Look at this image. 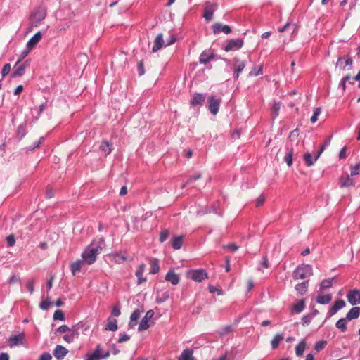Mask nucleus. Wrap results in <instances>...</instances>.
<instances>
[{
    "mask_svg": "<svg viewBox=\"0 0 360 360\" xmlns=\"http://www.w3.org/2000/svg\"><path fill=\"white\" fill-rule=\"evenodd\" d=\"M68 350L61 345H57L54 349L53 354L57 359H63L68 354Z\"/></svg>",
    "mask_w": 360,
    "mask_h": 360,
    "instance_id": "f3484780",
    "label": "nucleus"
},
{
    "mask_svg": "<svg viewBox=\"0 0 360 360\" xmlns=\"http://www.w3.org/2000/svg\"><path fill=\"white\" fill-rule=\"evenodd\" d=\"M327 342L326 340H321L316 342L314 345V349L316 352H319L322 350L326 345Z\"/></svg>",
    "mask_w": 360,
    "mask_h": 360,
    "instance_id": "de8ad7c7",
    "label": "nucleus"
},
{
    "mask_svg": "<svg viewBox=\"0 0 360 360\" xmlns=\"http://www.w3.org/2000/svg\"><path fill=\"white\" fill-rule=\"evenodd\" d=\"M243 39H229L227 40L224 49L226 52L230 51L238 50L243 46Z\"/></svg>",
    "mask_w": 360,
    "mask_h": 360,
    "instance_id": "423d86ee",
    "label": "nucleus"
},
{
    "mask_svg": "<svg viewBox=\"0 0 360 360\" xmlns=\"http://www.w3.org/2000/svg\"><path fill=\"white\" fill-rule=\"evenodd\" d=\"M172 248L174 250H179L182 247L183 244V236H177L174 237L172 242Z\"/></svg>",
    "mask_w": 360,
    "mask_h": 360,
    "instance_id": "2f4dec72",
    "label": "nucleus"
},
{
    "mask_svg": "<svg viewBox=\"0 0 360 360\" xmlns=\"http://www.w3.org/2000/svg\"><path fill=\"white\" fill-rule=\"evenodd\" d=\"M17 134H18V136H19L20 137V139H22V137H24L25 136L26 131H25V127H24V126L22 124H20L18 127Z\"/></svg>",
    "mask_w": 360,
    "mask_h": 360,
    "instance_id": "bf43d9fd",
    "label": "nucleus"
},
{
    "mask_svg": "<svg viewBox=\"0 0 360 360\" xmlns=\"http://www.w3.org/2000/svg\"><path fill=\"white\" fill-rule=\"evenodd\" d=\"M51 305V301L50 299L48 297L45 300H42L39 304V307L42 310H47Z\"/></svg>",
    "mask_w": 360,
    "mask_h": 360,
    "instance_id": "09e8293b",
    "label": "nucleus"
},
{
    "mask_svg": "<svg viewBox=\"0 0 360 360\" xmlns=\"http://www.w3.org/2000/svg\"><path fill=\"white\" fill-rule=\"evenodd\" d=\"M360 314V307H354L352 308L348 313L347 314L346 316L345 317L348 321H352L354 319H356L359 317Z\"/></svg>",
    "mask_w": 360,
    "mask_h": 360,
    "instance_id": "412c9836",
    "label": "nucleus"
},
{
    "mask_svg": "<svg viewBox=\"0 0 360 360\" xmlns=\"http://www.w3.org/2000/svg\"><path fill=\"white\" fill-rule=\"evenodd\" d=\"M216 8V5L210 2H207L204 9L203 17L207 21H210L213 18V14Z\"/></svg>",
    "mask_w": 360,
    "mask_h": 360,
    "instance_id": "9d476101",
    "label": "nucleus"
},
{
    "mask_svg": "<svg viewBox=\"0 0 360 360\" xmlns=\"http://www.w3.org/2000/svg\"><path fill=\"white\" fill-rule=\"evenodd\" d=\"M333 278H328L322 281L319 285V290L323 291L332 287Z\"/></svg>",
    "mask_w": 360,
    "mask_h": 360,
    "instance_id": "f704fd0d",
    "label": "nucleus"
},
{
    "mask_svg": "<svg viewBox=\"0 0 360 360\" xmlns=\"http://www.w3.org/2000/svg\"><path fill=\"white\" fill-rule=\"evenodd\" d=\"M200 178H201L200 174H195L191 176L186 183L182 184L181 188H184L186 186L192 184L194 181H195L198 179H200Z\"/></svg>",
    "mask_w": 360,
    "mask_h": 360,
    "instance_id": "ea45409f",
    "label": "nucleus"
},
{
    "mask_svg": "<svg viewBox=\"0 0 360 360\" xmlns=\"http://www.w3.org/2000/svg\"><path fill=\"white\" fill-rule=\"evenodd\" d=\"M345 302L343 300H338L334 304L330 307L328 310V314L329 316H332L335 314L340 309L344 308L345 307Z\"/></svg>",
    "mask_w": 360,
    "mask_h": 360,
    "instance_id": "f8f14e48",
    "label": "nucleus"
},
{
    "mask_svg": "<svg viewBox=\"0 0 360 360\" xmlns=\"http://www.w3.org/2000/svg\"><path fill=\"white\" fill-rule=\"evenodd\" d=\"M313 274L311 266L309 264H302L297 266L293 271V278L295 279H304Z\"/></svg>",
    "mask_w": 360,
    "mask_h": 360,
    "instance_id": "7ed1b4c3",
    "label": "nucleus"
},
{
    "mask_svg": "<svg viewBox=\"0 0 360 360\" xmlns=\"http://www.w3.org/2000/svg\"><path fill=\"white\" fill-rule=\"evenodd\" d=\"M25 334L23 333L15 334L10 336L8 343L10 347H13L23 344Z\"/></svg>",
    "mask_w": 360,
    "mask_h": 360,
    "instance_id": "6e6552de",
    "label": "nucleus"
},
{
    "mask_svg": "<svg viewBox=\"0 0 360 360\" xmlns=\"http://www.w3.org/2000/svg\"><path fill=\"white\" fill-rule=\"evenodd\" d=\"M84 263V262L83 260H77L71 264L70 269H71L72 274L74 276L76 275L77 273H79L81 271L82 264Z\"/></svg>",
    "mask_w": 360,
    "mask_h": 360,
    "instance_id": "bb28decb",
    "label": "nucleus"
},
{
    "mask_svg": "<svg viewBox=\"0 0 360 360\" xmlns=\"http://www.w3.org/2000/svg\"><path fill=\"white\" fill-rule=\"evenodd\" d=\"M51 359H52V356L48 352H45V353L42 354L39 359V360H51Z\"/></svg>",
    "mask_w": 360,
    "mask_h": 360,
    "instance_id": "774afa93",
    "label": "nucleus"
},
{
    "mask_svg": "<svg viewBox=\"0 0 360 360\" xmlns=\"http://www.w3.org/2000/svg\"><path fill=\"white\" fill-rule=\"evenodd\" d=\"M178 360H194L193 351L188 349H184Z\"/></svg>",
    "mask_w": 360,
    "mask_h": 360,
    "instance_id": "473e14b6",
    "label": "nucleus"
},
{
    "mask_svg": "<svg viewBox=\"0 0 360 360\" xmlns=\"http://www.w3.org/2000/svg\"><path fill=\"white\" fill-rule=\"evenodd\" d=\"M186 276L188 278H191L194 281L202 282L207 278V273L205 270L202 269H193L188 271Z\"/></svg>",
    "mask_w": 360,
    "mask_h": 360,
    "instance_id": "20e7f679",
    "label": "nucleus"
},
{
    "mask_svg": "<svg viewBox=\"0 0 360 360\" xmlns=\"http://www.w3.org/2000/svg\"><path fill=\"white\" fill-rule=\"evenodd\" d=\"M306 347V343L304 341H301L295 347V353L297 356L303 355Z\"/></svg>",
    "mask_w": 360,
    "mask_h": 360,
    "instance_id": "e433bc0d",
    "label": "nucleus"
},
{
    "mask_svg": "<svg viewBox=\"0 0 360 360\" xmlns=\"http://www.w3.org/2000/svg\"><path fill=\"white\" fill-rule=\"evenodd\" d=\"M281 102H276L275 101L274 103V104L272 105V108H271L274 118H276V117L278 116L279 110L281 109Z\"/></svg>",
    "mask_w": 360,
    "mask_h": 360,
    "instance_id": "79ce46f5",
    "label": "nucleus"
},
{
    "mask_svg": "<svg viewBox=\"0 0 360 360\" xmlns=\"http://www.w3.org/2000/svg\"><path fill=\"white\" fill-rule=\"evenodd\" d=\"M283 339V336L281 334L276 335L271 340V347L273 349H276L279 345L281 341Z\"/></svg>",
    "mask_w": 360,
    "mask_h": 360,
    "instance_id": "4c0bfd02",
    "label": "nucleus"
},
{
    "mask_svg": "<svg viewBox=\"0 0 360 360\" xmlns=\"http://www.w3.org/2000/svg\"><path fill=\"white\" fill-rule=\"evenodd\" d=\"M32 49L29 47H26L20 54L19 56V58L18 60V61L16 62L15 63V66H17L19 63H20V62L28 55V53H30V51H31Z\"/></svg>",
    "mask_w": 360,
    "mask_h": 360,
    "instance_id": "37998d69",
    "label": "nucleus"
},
{
    "mask_svg": "<svg viewBox=\"0 0 360 360\" xmlns=\"http://www.w3.org/2000/svg\"><path fill=\"white\" fill-rule=\"evenodd\" d=\"M336 65L342 68V70H345L348 66V70L352 68V59L351 57L347 56L346 57L339 58L338 59Z\"/></svg>",
    "mask_w": 360,
    "mask_h": 360,
    "instance_id": "4468645a",
    "label": "nucleus"
},
{
    "mask_svg": "<svg viewBox=\"0 0 360 360\" xmlns=\"http://www.w3.org/2000/svg\"><path fill=\"white\" fill-rule=\"evenodd\" d=\"M44 141V137H41L39 141H36L33 143L32 146L30 147V150H33L35 148L39 147V146L41 144L42 141Z\"/></svg>",
    "mask_w": 360,
    "mask_h": 360,
    "instance_id": "0e129e2a",
    "label": "nucleus"
},
{
    "mask_svg": "<svg viewBox=\"0 0 360 360\" xmlns=\"http://www.w3.org/2000/svg\"><path fill=\"white\" fill-rule=\"evenodd\" d=\"M213 57L214 55L210 51H205L200 54L199 61L202 64H207Z\"/></svg>",
    "mask_w": 360,
    "mask_h": 360,
    "instance_id": "5701e85b",
    "label": "nucleus"
},
{
    "mask_svg": "<svg viewBox=\"0 0 360 360\" xmlns=\"http://www.w3.org/2000/svg\"><path fill=\"white\" fill-rule=\"evenodd\" d=\"M309 285V281H305L295 285V290L297 294L302 295L305 294L307 290Z\"/></svg>",
    "mask_w": 360,
    "mask_h": 360,
    "instance_id": "cd10ccee",
    "label": "nucleus"
},
{
    "mask_svg": "<svg viewBox=\"0 0 360 360\" xmlns=\"http://www.w3.org/2000/svg\"><path fill=\"white\" fill-rule=\"evenodd\" d=\"M117 321L115 319H108V323L105 326V330L116 331L117 330Z\"/></svg>",
    "mask_w": 360,
    "mask_h": 360,
    "instance_id": "c756f323",
    "label": "nucleus"
},
{
    "mask_svg": "<svg viewBox=\"0 0 360 360\" xmlns=\"http://www.w3.org/2000/svg\"><path fill=\"white\" fill-rule=\"evenodd\" d=\"M154 311L148 310L145 314L144 317L141 319L138 330L139 331L146 330L149 328L148 321L153 317Z\"/></svg>",
    "mask_w": 360,
    "mask_h": 360,
    "instance_id": "0eeeda50",
    "label": "nucleus"
},
{
    "mask_svg": "<svg viewBox=\"0 0 360 360\" xmlns=\"http://www.w3.org/2000/svg\"><path fill=\"white\" fill-rule=\"evenodd\" d=\"M348 302L352 305H356L360 303V291L352 290L349 292L347 295Z\"/></svg>",
    "mask_w": 360,
    "mask_h": 360,
    "instance_id": "9b49d317",
    "label": "nucleus"
},
{
    "mask_svg": "<svg viewBox=\"0 0 360 360\" xmlns=\"http://www.w3.org/2000/svg\"><path fill=\"white\" fill-rule=\"evenodd\" d=\"M27 65V61H26L23 64L19 63L17 66L15 65V70L11 75L12 77H18L22 76L25 74V70Z\"/></svg>",
    "mask_w": 360,
    "mask_h": 360,
    "instance_id": "a211bd4d",
    "label": "nucleus"
},
{
    "mask_svg": "<svg viewBox=\"0 0 360 360\" xmlns=\"http://www.w3.org/2000/svg\"><path fill=\"white\" fill-rule=\"evenodd\" d=\"M70 330H71L70 328L68 326L63 325L57 328L56 333H65L70 332Z\"/></svg>",
    "mask_w": 360,
    "mask_h": 360,
    "instance_id": "052dcab7",
    "label": "nucleus"
},
{
    "mask_svg": "<svg viewBox=\"0 0 360 360\" xmlns=\"http://www.w3.org/2000/svg\"><path fill=\"white\" fill-rule=\"evenodd\" d=\"M101 358V345H98L96 348L91 354L88 355L86 360H100Z\"/></svg>",
    "mask_w": 360,
    "mask_h": 360,
    "instance_id": "b1692460",
    "label": "nucleus"
},
{
    "mask_svg": "<svg viewBox=\"0 0 360 360\" xmlns=\"http://www.w3.org/2000/svg\"><path fill=\"white\" fill-rule=\"evenodd\" d=\"M245 67V61H243L238 58H234L233 59V78L235 79H237L239 77L240 74L243 72Z\"/></svg>",
    "mask_w": 360,
    "mask_h": 360,
    "instance_id": "39448f33",
    "label": "nucleus"
},
{
    "mask_svg": "<svg viewBox=\"0 0 360 360\" xmlns=\"http://www.w3.org/2000/svg\"><path fill=\"white\" fill-rule=\"evenodd\" d=\"M205 100V94L195 93L193 94V98L191 101V104L193 106L202 105L204 103Z\"/></svg>",
    "mask_w": 360,
    "mask_h": 360,
    "instance_id": "aec40b11",
    "label": "nucleus"
},
{
    "mask_svg": "<svg viewBox=\"0 0 360 360\" xmlns=\"http://www.w3.org/2000/svg\"><path fill=\"white\" fill-rule=\"evenodd\" d=\"M285 161L287 163L288 166H291L292 163V150H289L285 156Z\"/></svg>",
    "mask_w": 360,
    "mask_h": 360,
    "instance_id": "603ef678",
    "label": "nucleus"
},
{
    "mask_svg": "<svg viewBox=\"0 0 360 360\" xmlns=\"http://www.w3.org/2000/svg\"><path fill=\"white\" fill-rule=\"evenodd\" d=\"M34 283L35 281L33 278L28 279L27 281V288L29 290V292L32 294L34 290Z\"/></svg>",
    "mask_w": 360,
    "mask_h": 360,
    "instance_id": "8fccbe9b",
    "label": "nucleus"
},
{
    "mask_svg": "<svg viewBox=\"0 0 360 360\" xmlns=\"http://www.w3.org/2000/svg\"><path fill=\"white\" fill-rule=\"evenodd\" d=\"M351 176H355L359 174L360 171V162L354 166H351Z\"/></svg>",
    "mask_w": 360,
    "mask_h": 360,
    "instance_id": "6e6d98bb",
    "label": "nucleus"
},
{
    "mask_svg": "<svg viewBox=\"0 0 360 360\" xmlns=\"http://www.w3.org/2000/svg\"><path fill=\"white\" fill-rule=\"evenodd\" d=\"M146 266L143 264H141L139 266L137 271H136V276L138 278V284H141L146 281V278L143 277V273L145 271Z\"/></svg>",
    "mask_w": 360,
    "mask_h": 360,
    "instance_id": "393cba45",
    "label": "nucleus"
},
{
    "mask_svg": "<svg viewBox=\"0 0 360 360\" xmlns=\"http://www.w3.org/2000/svg\"><path fill=\"white\" fill-rule=\"evenodd\" d=\"M137 69H138V73H139V76H142L144 75L145 71H144V68H143V62L142 60L139 62Z\"/></svg>",
    "mask_w": 360,
    "mask_h": 360,
    "instance_id": "e2e57ef3",
    "label": "nucleus"
},
{
    "mask_svg": "<svg viewBox=\"0 0 360 360\" xmlns=\"http://www.w3.org/2000/svg\"><path fill=\"white\" fill-rule=\"evenodd\" d=\"M6 241H7L8 245L10 247L13 246L15 243V238L13 235H10V236H7Z\"/></svg>",
    "mask_w": 360,
    "mask_h": 360,
    "instance_id": "338daca9",
    "label": "nucleus"
},
{
    "mask_svg": "<svg viewBox=\"0 0 360 360\" xmlns=\"http://www.w3.org/2000/svg\"><path fill=\"white\" fill-rule=\"evenodd\" d=\"M321 112V108L320 107H317L314 109L313 115L311 116V120H310L311 123H315L317 121L318 117L320 115Z\"/></svg>",
    "mask_w": 360,
    "mask_h": 360,
    "instance_id": "49530a36",
    "label": "nucleus"
},
{
    "mask_svg": "<svg viewBox=\"0 0 360 360\" xmlns=\"http://www.w3.org/2000/svg\"><path fill=\"white\" fill-rule=\"evenodd\" d=\"M313 318L311 317V316L308 314L305 316H304L302 318V325L304 326H308L310 323H311V321Z\"/></svg>",
    "mask_w": 360,
    "mask_h": 360,
    "instance_id": "4d7b16f0",
    "label": "nucleus"
},
{
    "mask_svg": "<svg viewBox=\"0 0 360 360\" xmlns=\"http://www.w3.org/2000/svg\"><path fill=\"white\" fill-rule=\"evenodd\" d=\"M212 30L214 34H218L221 32L229 34L231 32V28L229 25H222L220 22L213 24Z\"/></svg>",
    "mask_w": 360,
    "mask_h": 360,
    "instance_id": "1a4fd4ad",
    "label": "nucleus"
},
{
    "mask_svg": "<svg viewBox=\"0 0 360 360\" xmlns=\"http://www.w3.org/2000/svg\"><path fill=\"white\" fill-rule=\"evenodd\" d=\"M332 300V295L330 294L321 295L319 294L316 297V302L321 304H328Z\"/></svg>",
    "mask_w": 360,
    "mask_h": 360,
    "instance_id": "c85d7f7f",
    "label": "nucleus"
},
{
    "mask_svg": "<svg viewBox=\"0 0 360 360\" xmlns=\"http://www.w3.org/2000/svg\"><path fill=\"white\" fill-rule=\"evenodd\" d=\"M101 248L96 244H91L86 247L82 254V260L87 264H92L96 262L97 255L101 252Z\"/></svg>",
    "mask_w": 360,
    "mask_h": 360,
    "instance_id": "f257e3e1",
    "label": "nucleus"
},
{
    "mask_svg": "<svg viewBox=\"0 0 360 360\" xmlns=\"http://www.w3.org/2000/svg\"><path fill=\"white\" fill-rule=\"evenodd\" d=\"M142 312L143 311L140 309H136L133 311V313L131 314L130 321L129 323L130 327H134L136 325V321L139 319Z\"/></svg>",
    "mask_w": 360,
    "mask_h": 360,
    "instance_id": "a878e982",
    "label": "nucleus"
},
{
    "mask_svg": "<svg viewBox=\"0 0 360 360\" xmlns=\"http://www.w3.org/2000/svg\"><path fill=\"white\" fill-rule=\"evenodd\" d=\"M263 73L262 72V67H259V68H254L252 69V70L249 72L250 77H254V76H258Z\"/></svg>",
    "mask_w": 360,
    "mask_h": 360,
    "instance_id": "3c124183",
    "label": "nucleus"
},
{
    "mask_svg": "<svg viewBox=\"0 0 360 360\" xmlns=\"http://www.w3.org/2000/svg\"><path fill=\"white\" fill-rule=\"evenodd\" d=\"M54 320L64 321L65 316L63 312L61 310H56L53 314Z\"/></svg>",
    "mask_w": 360,
    "mask_h": 360,
    "instance_id": "864d4df0",
    "label": "nucleus"
},
{
    "mask_svg": "<svg viewBox=\"0 0 360 360\" xmlns=\"http://www.w3.org/2000/svg\"><path fill=\"white\" fill-rule=\"evenodd\" d=\"M169 232L168 230H164L160 233V241L161 243L165 242L169 237Z\"/></svg>",
    "mask_w": 360,
    "mask_h": 360,
    "instance_id": "13d9d810",
    "label": "nucleus"
},
{
    "mask_svg": "<svg viewBox=\"0 0 360 360\" xmlns=\"http://www.w3.org/2000/svg\"><path fill=\"white\" fill-rule=\"evenodd\" d=\"M46 9L44 6H39L33 10L30 17V25L32 27H37L46 18Z\"/></svg>",
    "mask_w": 360,
    "mask_h": 360,
    "instance_id": "f03ea898",
    "label": "nucleus"
},
{
    "mask_svg": "<svg viewBox=\"0 0 360 360\" xmlns=\"http://www.w3.org/2000/svg\"><path fill=\"white\" fill-rule=\"evenodd\" d=\"M304 160L305 161L306 165L308 167L313 165L314 163L317 160H315V158H313L311 154L309 153H306L304 154Z\"/></svg>",
    "mask_w": 360,
    "mask_h": 360,
    "instance_id": "58836bf2",
    "label": "nucleus"
},
{
    "mask_svg": "<svg viewBox=\"0 0 360 360\" xmlns=\"http://www.w3.org/2000/svg\"><path fill=\"white\" fill-rule=\"evenodd\" d=\"M330 137H329L327 140H326L324 141V143L321 146L317 155L315 156V160H317L320 157L321 154L324 151V150L330 144Z\"/></svg>",
    "mask_w": 360,
    "mask_h": 360,
    "instance_id": "c03bdc74",
    "label": "nucleus"
},
{
    "mask_svg": "<svg viewBox=\"0 0 360 360\" xmlns=\"http://www.w3.org/2000/svg\"><path fill=\"white\" fill-rule=\"evenodd\" d=\"M100 149L107 155L112 151V144L110 143L108 141H104L101 143Z\"/></svg>",
    "mask_w": 360,
    "mask_h": 360,
    "instance_id": "7c9ffc66",
    "label": "nucleus"
},
{
    "mask_svg": "<svg viewBox=\"0 0 360 360\" xmlns=\"http://www.w3.org/2000/svg\"><path fill=\"white\" fill-rule=\"evenodd\" d=\"M220 101L212 96L209 97V110L213 115H217L219 108Z\"/></svg>",
    "mask_w": 360,
    "mask_h": 360,
    "instance_id": "ddd939ff",
    "label": "nucleus"
},
{
    "mask_svg": "<svg viewBox=\"0 0 360 360\" xmlns=\"http://www.w3.org/2000/svg\"><path fill=\"white\" fill-rule=\"evenodd\" d=\"M163 46H165V44L163 40V35L162 34H159L155 37L154 41V45L153 47V52H156L160 49H162Z\"/></svg>",
    "mask_w": 360,
    "mask_h": 360,
    "instance_id": "6ab92c4d",
    "label": "nucleus"
},
{
    "mask_svg": "<svg viewBox=\"0 0 360 360\" xmlns=\"http://www.w3.org/2000/svg\"><path fill=\"white\" fill-rule=\"evenodd\" d=\"M231 330L232 327L231 326H226L219 330V333L221 336H224L229 333Z\"/></svg>",
    "mask_w": 360,
    "mask_h": 360,
    "instance_id": "5fc2aeb1",
    "label": "nucleus"
},
{
    "mask_svg": "<svg viewBox=\"0 0 360 360\" xmlns=\"http://www.w3.org/2000/svg\"><path fill=\"white\" fill-rule=\"evenodd\" d=\"M354 181L348 174L342 175L340 179V186L341 188H347L354 186Z\"/></svg>",
    "mask_w": 360,
    "mask_h": 360,
    "instance_id": "dca6fc26",
    "label": "nucleus"
},
{
    "mask_svg": "<svg viewBox=\"0 0 360 360\" xmlns=\"http://www.w3.org/2000/svg\"><path fill=\"white\" fill-rule=\"evenodd\" d=\"M77 335H78V333H75V332H72L70 333L65 334L63 336V340L68 343H71L74 341L75 338H76V336Z\"/></svg>",
    "mask_w": 360,
    "mask_h": 360,
    "instance_id": "a18cd8bd",
    "label": "nucleus"
},
{
    "mask_svg": "<svg viewBox=\"0 0 360 360\" xmlns=\"http://www.w3.org/2000/svg\"><path fill=\"white\" fill-rule=\"evenodd\" d=\"M129 338H130V337L127 334H125V333L120 334V338L118 340V342L122 343V342H127V340H129Z\"/></svg>",
    "mask_w": 360,
    "mask_h": 360,
    "instance_id": "69168bd1",
    "label": "nucleus"
},
{
    "mask_svg": "<svg viewBox=\"0 0 360 360\" xmlns=\"http://www.w3.org/2000/svg\"><path fill=\"white\" fill-rule=\"evenodd\" d=\"M42 34L41 32H37L27 43V47L32 49L41 40Z\"/></svg>",
    "mask_w": 360,
    "mask_h": 360,
    "instance_id": "4be33fe9",
    "label": "nucleus"
},
{
    "mask_svg": "<svg viewBox=\"0 0 360 360\" xmlns=\"http://www.w3.org/2000/svg\"><path fill=\"white\" fill-rule=\"evenodd\" d=\"M165 280L172 285H176L179 283L180 278L179 276L175 274L174 271L170 269L165 276Z\"/></svg>",
    "mask_w": 360,
    "mask_h": 360,
    "instance_id": "2eb2a0df",
    "label": "nucleus"
},
{
    "mask_svg": "<svg viewBox=\"0 0 360 360\" xmlns=\"http://www.w3.org/2000/svg\"><path fill=\"white\" fill-rule=\"evenodd\" d=\"M150 273L153 274H157L159 271V270H160V267H159V265H158V260L157 259H153V260L150 261Z\"/></svg>",
    "mask_w": 360,
    "mask_h": 360,
    "instance_id": "a19ab883",
    "label": "nucleus"
},
{
    "mask_svg": "<svg viewBox=\"0 0 360 360\" xmlns=\"http://www.w3.org/2000/svg\"><path fill=\"white\" fill-rule=\"evenodd\" d=\"M11 70V65L8 63H6L4 65L2 70H1V75L2 77H4L6 76Z\"/></svg>",
    "mask_w": 360,
    "mask_h": 360,
    "instance_id": "680f3d73",
    "label": "nucleus"
},
{
    "mask_svg": "<svg viewBox=\"0 0 360 360\" xmlns=\"http://www.w3.org/2000/svg\"><path fill=\"white\" fill-rule=\"evenodd\" d=\"M304 307H305L304 300L302 299V300H300L297 303L295 304L292 307V309L296 314H300L304 310Z\"/></svg>",
    "mask_w": 360,
    "mask_h": 360,
    "instance_id": "72a5a7b5",
    "label": "nucleus"
},
{
    "mask_svg": "<svg viewBox=\"0 0 360 360\" xmlns=\"http://www.w3.org/2000/svg\"><path fill=\"white\" fill-rule=\"evenodd\" d=\"M347 321H348L345 318H341L336 322L335 326L342 332H345L347 329Z\"/></svg>",
    "mask_w": 360,
    "mask_h": 360,
    "instance_id": "c9c22d12",
    "label": "nucleus"
}]
</instances>
